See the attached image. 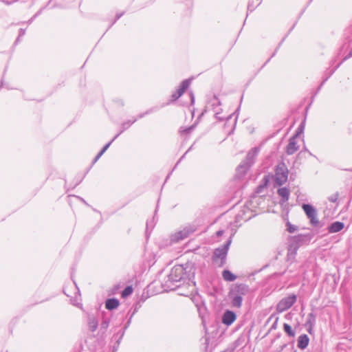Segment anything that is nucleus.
I'll list each match as a JSON object with an SVG mask.
<instances>
[{"label":"nucleus","mask_w":352,"mask_h":352,"mask_svg":"<svg viewBox=\"0 0 352 352\" xmlns=\"http://www.w3.org/2000/svg\"><path fill=\"white\" fill-rule=\"evenodd\" d=\"M309 342V338L306 334L300 335L298 338L297 346L300 349L307 348Z\"/></svg>","instance_id":"nucleus-13"},{"label":"nucleus","mask_w":352,"mask_h":352,"mask_svg":"<svg viewBox=\"0 0 352 352\" xmlns=\"http://www.w3.org/2000/svg\"><path fill=\"white\" fill-rule=\"evenodd\" d=\"M298 250V248H296V245L293 246L289 244V245L288 247L287 255L288 261H293L295 258V256L297 254Z\"/></svg>","instance_id":"nucleus-20"},{"label":"nucleus","mask_w":352,"mask_h":352,"mask_svg":"<svg viewBox=\"0 0 352 352\" xmlns=\"http://www.w3.org/2000/svg\"><path fill=\"white\" fill-rule=\"evenodd\" d=\"M287 344H284L280 346V349L283 350L285 347H286Z\"/></svg>","instance_id":"nucleus-42"},{"label":"nucleus","mask_w":352,"mask_h":352,"mask_svg":"<svg viewBox=\"0 0 352 352\" xmlns=\"http://www.w3.org/2000/svg\"><path fill=\"white\" fill-rule=\"evenodd\" d=\"M260 148L258 147H254L247 154L245 160L241 162L236 168V175L239 177H242L250 168L254 164L255 158L259 153Z\"/></svg>","instance_id":"nucleus-1"},{"label":"nucleus","mask_w":352,"mask_h":352,"mask_svg":"<svg viewBox=\"0 0 352 352\" xmlns=\"http://www.w3.org/2000/svg\"><path fill=\"white\" fill-rule=\"evenodd\" d=\"M110 320L109 319H105L101 322V328L104 329H107L109 327Z\"/></svg>","instance_id":"nucleus-30"},{"label":"nucleus","mask_w":352,"mask_h":352,"mask_svg":"<svg viewBox=\"0 0 352 352\" xmlns=\"http://www.w3.org/2000/svg\"><path fill=\"white\" fill-rule=\"evenodd\" d=\"M236 316L232 311L226 310L222 316V322L227 325H231L236 320Z\"/></svg>","instance_id":"nucleus-10"},{"label":"nucleus","mask_w":352,"mask_h":352,"mask_svg":"<svg viewBox=\"0 0 352 352\" xmlns=\"http://www.w3.org/2000/svg\"><path fill=\"white\" fill-rule=\"evenodd\" d=\"M133 292V288L131 286H127L122 292V297L126 298L131 295Z\"/></svg>","instance_id":"nucleus-24"},{"label":"nucleus","mask_w":352,"mask_h":352,"mask_svg":"<svg viewBox=\"0 0 352 352\" xmlns=\"http://www.w3.org/2000/svg\"><path fill=\"white\" fill-rule=\"evenodd\" d=\"M303 130V126L302 125H300L298 128V130H297V132L296 133H298V135Z\"/></svg>","instance_id":"nucleus-36"},{"label":"nucleus","mask_w":352,"mask_h":352,"mask_svg":"<svg viewBox=\"0 0 352 352\" xmlns=\"http://www.w3.org/2000/svg\"><path fill=\"white\" fill-rule=\"evenodd\" d=\"M219 113V112H216V113H215L216 114V118L217 119H219V120H223V119L222 118H220V117L218 116Z\"/></svg>","instance_id":"nucleus-41"},{"label":"nucleus","mask_w":352,"mask_h":352,"mask_svg":"<svg viewBox=\"0 0 352 352\" xmlns=\"http://www.w3.org/2000/svg\"><path fill=\"white\" fill-rule=\"evenodd\" d=\"M104 153H102V151H100L98 154L95 157L94 161H93V163H96L98 160L99 158L103 155Z\"/></svg>","instance_id":"nucleus-32"},{"label":"nucleus","mask_w":352,"mask_h":352,"mask_svg":"<svg viewBox=\"0 0 352 352\" xmlns=\"http://www.w3.org/2000/svg\"><path fill=\"white\" fill-rule=\"evenodd\" d=\"M248 9L251 12L254 9L253 5H252L250 2L248 3Z\"/></svg>","instance_id":"nucleus-34"},{"label":"nucleus","mask_w":352,"mask_h":352,"mask_svg":"<svg viewBox=\"0 0 352 352\" xmlns=\"http://www.w3.org/2000/svg\"><path fill=\"white\" fill-rule=\"evenodd\" d=\"M195 227L189 226L184 228L182 230L175 232L171 236V241L176 243L186 239L190 234L195 231Z\"/></svg>","instance_id":"nucleus-6"},{"label":"nucleus","mask_w":352,"mask_h":352,"mask_svg":"<svg viewBox=\"0 0 352 352\" xmlns=\"http://www.w3.org/2000/svg\"><path fill=\"white\" fill-rule=\"evenodd\" d=\"M308 240V235L306 234H298L296 236H292L290 238V245L300 248L303 243Z\"/></svg>","instance_id":"nucleus-11"},{"label":"nucleus","mask_w":352,"mask_h":352,"mask_svg":"<svg viewBox=\"0 0 352 352\" xmlns=\"http://www.w3.org/2000/svg\"><path fill=\"white\" fill-rule=\"evenodd\" d=\"M349 56H352V49L351 50V51L349 52Z\"/></svg>","instance_id":"nucleus-44"},{"label":"nucleus","mask_w":352,"mask_h":352,"mask_svg":"<svg viewBox=\"0 0 352 352\" xmlns=\"http://www.w3.org/2000/svg\"><path fill=\"white\" fill-rule=\"evenodd\" d=\"M136 121H137V118H135L133 120H129V121L123 122L122 124V129L118 134H119V135H120L122 133H123L125 130L129 129Z\"/></svg>","instance_id":"nucleus-22"},{"label":"nucleus","mask_w":352,"mask_h":352,"mask_svg":"<svg viewBox=\"0 0 352 352\" xmlns=\"http://www.w3.org/2000/svg\"><path fill=\"white\" fill-rule=\"evenodd\" d=\"M148 223L147 222L146 223V228H148Z\"/></svg>","instance_id":"nucleus-46"},{"label":"nucleus","mask_w":352,"mask_h":352,"mask_svg":"<svg viewBox=\"0 0 352 352\" xmlns=\"http://www.w3.org/2000/svg\"><path fill=\"white\" fill-rule=\"evenodd\" d=\"M316 324V315L311 312L307 315L305 325L308 327V332L311 333V331Z\"/></svg>","instance_id":"nucleus-15"},{"label":"nucleus","mask_w":352,"mask_h":352,"mask_svg":"<svg viewBox=\"0 0 352 352\" xmlns=\"http://www.w3.org/2000/svg\"><path fill=\"white\" fill-rule=\"evenodd\" d=\"M344 227V224L340 221H335L328 227L329 233H336L342 230Z\"/></svg>","instance_id":"nucleus-14"},{"label":"nucleus","mask_w":352,"mask_h":352,"mask_svg":"<svg viewBox=\"0 0 352 352\" xmlns=\"http://www.w3.org/2000/svg\"><path fill=\"white\" fill-rule=\"evenodd\" d=\"M239 340L240 339H238L237 340H236V342H235L236 345H239Z\"/></svg>","instance_id":"nucleus-45"},{"label":"nucleus","mask_w":352,"mask_h":352,"mask_svg":"<svg viewBox=\"0 0 352 352\" xmlns=\"http://www.w3.org/2000/svg\"><path fill=\"white\" fill-rule=\"evenodd\" d=\"M25 34V30L21 28L19 30V34L18 38L16 39L14 44H17L20 41V38Z\"/></svg>","instance_id":"nucleus-29"},{"label":"nucleus","mask_w":352,"mask_h":352,"mask_svg":"<svg viewBox=\"0 0 352 352\" xmlns=\"http://www.w3.org/2000/svg\"><path fill=\"white\" fill-rule=\"evenodd\" d=\"M124 334V329L120 331V335L119 338H118V340H116L117 346L116 347L114 346L115 350H117V348L118 347Z\"/></svg>","instance_id":"nucleus-28"},{"label":"nucleus","mask_w":352,"mask_h":352,"mask_svg":"<svg viewBox=\"0 0 352 352\" xmlns=\"http://www.w3.org/2000/svg\"><path fill=\"white\" fill-rule=\"evenodd\" d=\"M190 97H191V102H192V104H193L195 102V98H194V95L192 93L190 94Z\"/></svg>","instance_id":"nucleus-40"},{"label":"nucleus","mask_w":352,"mask_h":352,"mask_svg":"<svg viewBox=\"0 0 352 352\" xmlns=\"http://www.w3.org/2000/svg\"><path fill=\"white\" fill-rule=\"evenodd\" d=\"M230 244L231 240L230 239L222 246L216 248L213 252L212 261L214 262H218V261L220 260L219 264V267L223 266L226 263V256Z\"/></svg>","instance_id":"nucleus-3"},{"label":"nucleus","mask_w":352,"mask_h":352,"mask_svg":"<svg viewBox=\"0 0 352 352\" xmlns=\"http://www.w3.org/2000/svg\"><path fill=\"white\" fill-rule=\"evenodd\" d=\"M123 15V12L120 14H118L116 16V19L113 23H115L118 19H119Z\"/></svg>","instance_id":"nucleus-38"},{"label":"nucleus","mask_w":352,"mask_h":352,"mask_svg":"<svg viewBox=\"0 0 352 352\" xmlns=\"http://www.w3.org/2000/svg\"><path fill=\"white\" fill-rule=\"evenodd\" d=\"M278 195L281 197L283 202L288 201L289 197V190L286 187L280 188L278 190Z\"/></svg>","instance_id":"nucleus-18"},{"label":"nucleus","mask_w":352,"mask_h":352,"mask_svg":"<svg viewBox=\"0 0 352 352\" xmlns=\"http://www.w3.org/2000/svg\"><path fill=\"white\" fill-rule=\"evenodd\" d=\"M293 352H296V351H293Z\"/></svg>","instance_id":"nucleus-48"},{"label":"nucleus","mask_w":352,"mask_h":352,"mask_svg":"<svg viewBox=\"0 0 352 352\" xmlns=\"http://www.w3.org/2000/svg\"><path fill=\"white\" fill-rule=\"evenodd\" d=\"M191 82V79H186L181 83L179 88L171 95L172 101L177 100L181 97L185 91L188 88Z\"/></svg>","instance_id":"nucleus-9"},{"label":"nucleus","mask_w":352,"mask_h":352,"mask_svg":"<svg viewBox=\"0 0 352 352\" xmlns=\"http://www.w3.org/2000/svg\"><path fill=\"white\" fill-rule=\"evenodd\" d=\"M274 177L276 183L279 186L283 185L287 182L288 178V170L285 164L282 163L276 166Z\"/></svg>","instance_id":"nucleus-5"},{"label":"nucleus","mask_w":352,"mask_h":352,"mask_svg":"<svg viewBox=\"0 0 352 352\" xmlns=\"http://www.w3.org/2000/svg\"><path fill=\"white\" fill-rule=\"evenodd\" d=\"M296 300L297 296L294 294H292L282 298L276 305V311L278 313H282L289 309L296 302Z\"/></svg>","instance_id":"nucleus-4"},{"label":"nucleus","mask_w":352,"mask_h":352,"mask_svg":"<svg viewBox=\"0 0 352 352\" xmlns=\"http://www.w3.org/2000/svg\"><path fill=\"white\" fill-rule=\"evenodd\" d=\"M277 321H278V318H276V321H275V322H274V324L272 325V327H271V329H276Z\"/></svg>","instance_id":"nucleus-37"},{"label":"nucleus","mask_w":352,"mask_h":352,"mask_svg":"<svg viewBox=\"0 0 352 352\" xmlns=\"http://www.w3.org/2000/svg\"><path fill=\"white\" fill-rule=\"evenodd\" d=\"M192 129H193V127L190 126V127L186 128L184 130V132L186 133H190L192 131Z\"/></svg>","instance_id":"nucleus-35"},{"label":"nucleus","mask_w":352,"mask_h":352,"mask_svg":"<svg viewBox=\"0 0 352 352\" xmlns=\"http://www.w3.org/2000/svg\"><path fill=\"white\" fill-rule=\"evenodd\" d=\"M215 100L217 101V105H220L221 103L219 101H218V100L217 98H215Z\"/></svg>","instance_id":"nucleus-43"},{"label":"nucleus","mask_w":352,"mask_h":352,"mask_svg":"<svg viewBox=\"0 0 352 352\" xmlns=\"http://www.w3.org/2000/svg\"><path fill=\"white\" fill-rule=\"evenodd\" d=\"M298 137V133H296L289 138V143L286 147V153L287 155H293L299 149V146L297 142Z\"/></svg>","instance_id":"nucleus-8"},{"label":"nucleus","mask_w":352,"mask_h":352,"mask_svg":"<svg viewBox=\"0 0 352 352\" xmlns=\"http://www.w3.org/2000/svg\"><path fill=\"white\" fill-rule=\"evenodd\" d=\"M283 329L285 331V332L290 337H294L295 336V331L292 329V327L287 324V323H285L283 324Z\"/></svg>","instance_id":"nucleus-23"},{"label":"nucleus","mask_w":352,"mask_h":352,"mask_svg":"<svg viewBox=\"0 0 352 352\" xmlns=\"http://www.w3.org/2000/svg\"><path fill=\"white\" fill-rule=\"evenodd\" d=\"M184 268L182 266L174 267L165 282V285L170 289H175L179 287L180 285L177 283L181 282L183 279Z\"/></svg>","instance_id":"nucleus-2"},{"label":"nucleus","mask_w":352,"mask_h":352,"mask_svg":"<svg viewBox=\"0 0 352 352\" xmlns=\"http://www.w3.org/2000/svg\"><path fill=\"white\" fill-rule=\"evenodd\" d=\"M119 300L116 298H109L105 302V307L109 310L116 309L119 306Z\"/></svg>","instance_id":"nucleus-17"},{"label":"nucleus","mask_w":352,"mask_h":352,"mask_svg":"<svg viewBox=\"0 0 352 352\" xmlns=\"http://www.w3.org/2000/svg\"><path fill=\"white\" fill-rule=\"evenodd\" d=\"M338 197H339V193L337 192L334 193L333 195H331V196L329 197V200L331 202L335 203V202H336V201L338 200Z\"/></svg>","instance_id":"nucleus-27"},{"label":"nucleus","mask_w":352,"mask_h":352,"mask_svg":"<svg viewBox=\"0 0 352 352\" xmlns=\"http://www.w3.org/2000/svg\"><path fill=\"white\" fill-rule=\"evenodd\" d=\"M286 226H287V230L289 233H294V232H296L298 230V227L292 224L289 221L286 223Z\"/></svg>","instance_id":"nucleus-25"},{"label":"nucleus","mask_w":352,"mask_h":352,"mask_svg":"<svg viewBox=\"0 0 352 352\" xmlns=\"http://www.w3.org/2000/svg\"><path fill=\"white\" fill-rule=\"evenodd\" d=\"M150 112H151V111H146V112H144V113H142L140 114V115L138 116L137 120H138V119H140V118H142L145 115L148 114Z\"/></svg>","instance_id":"nucleus-33"},{"label":"nucleus","mask_w":352,"mask_h":352,"mask_svg":"<svg viewBox=\"0 0 352 352\" xmlns=\"http://www.w3.org/2000/svg\"><path fill=\"white\" fill-rule=\"evenodd\" d=\"M249 292V287L245 284H239L235 286L232 290L234 294H237L241 296H245Z\"/></svg>","instance_id":"nucleus-12"},{"label":"nucleus","mask_w":352,"mask_h":352,"mask_svg":"<svg viewBox=\"0 0 352 352\" xmlns=\"http://www.w3.org/2000/svg\"><path fill=\"white\" fill-rule=\"evenodd\" d=\"M119 136V134H117L115 135V137L109 142L107 143V144H105L104 146V147L102 148V149L101 150L102 151V153H104L107 149L110 146V145L111 144V143Z\"/></svg>","instance_id":"nucleus-26"},{"label":"nucleus","mask_w":352,"mask_h":352,"mask_svg":"<svg viewBox=\"0 0 352 352\" xmlns=\"http://www.w3.org/2000/svg\"><path fill=\"white\" fill-rule=\"evenodd\" d=\"M223 234V230H219L217 232V236H220Z\"/></svg>","instance_id":"nucleus-39"},{"label":"nucleus","mask_w":352,"mask_h":352,"mask_svg":"<svg viewBox=\"0 0 352 352\" xmlns=\"http://www.w3.org/2000/svg\"><path fill=\"white\" fill-rule=\"evenodd\" d=\"M222 276L223 279L227 281H234L236 278V276L228 270L223 271Z\"/></svg>","instance_id":"nucleus-21"},{"label":"nucleus","mask_w":352,"mask_h":352,"mask_svg":"<svg viewBox=\"0 0 352 352\" xmlns=\"http://www.w3.org/2000/svg\"><path fill=\"white\" fill-rule=\"evenodd\" d=\"M324 82V81H323L322 82H321V85L320 86H322L323 85V83Z\"/></svg>","instance_id":"nucleus-47"},{"label":"nucleus","mask_w":352,"mask_h":352,"mask_svg":"<svg viewBox=\"0 0 352 352\" xmlns=\"http://www.w3.org/2000/svg\"><path fill=\"white\" fill-rule=\"evenodd\" d=\"M88 325L89 327V329L94 332L95 331L98 325V322L96 318L94 316H89L88 317Z\"/></svg>","instance_id":"nucleus-19"},{"label":"nucleus","mask_w":352,"mask_h":352,"mask_svg":"<svg viewBox=\"0 0 352 352\" xmlns=\"http://www.w3.org/2000/svg\"><path fill=\"white\" fill-rule=\"evenodd\" d=\"M302 208L309 219L311 224L314 226H318L319 225V221L317 218V211L316 208L308 204H303Z\"/></svg>","instance_id":"nucleus-7"},{"label":"nucleus","mask_w":352,"mask_h":352,"mask_svg":"<svg viewBox=\"0 0 352 352\" xmlns=\"http://www.w3.org/2000/svg\"><path fill=\"white\" fill-rule=\"evenodd\" d=\"M230 297L232 298V305L234 307L240 308L242 305L243 297L237 294H234L231 292Z\"/></svg>","instance_id":"nucleus-16"},{"label":"nucleus","mask_w":352,"mask_h":352,"mask_svg":"<svg viewBox=\"0 0 352 352\" xmlns=\"http://www.w3.org/2000/svg\"><path fill=\"white\" fill-rule=\"evenodd\" d=\"M104 153H102V151H100L98 154L95 157L94 161H93V163H96L98 160L99 158L103 155Z\"/></svg>","instance_id":"nucleus-31"}]
</instances>
